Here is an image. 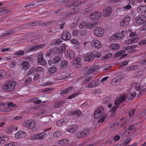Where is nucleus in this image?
<instances>
[{
  "label": "nucleus",
  "mask_w": 146,
  "mask_h": 146,
  "mask_svg": "<svg viewBox=\"0 0 146 146\" xmlns=\"http://www.w3.org/2000/svg\"><path fill=\"white\" fill-rule=\"evenodd\" d=\"M111 11L112 9L110 7H109L105 8L103 11L104 16L107 17L109 16L111 14Z\"/></svg>",
  "instance_id": "nucleus-16"
},
{
  "label": "nucleus",
  "mask_w": 146,
  "mask_h": 146,
  "mask_svg": "<svg viewBox=\"0 0 146 146\" xmlns=\"http://www.w3.org/2000/svg\"><path fill=\"white\" fill-rule=\"evenodd\" d=\"M131 40L132 43H136L139 40V38L136 37L131 38Z\"/></svg>",
  "instance_id": "nucleus-49"
},
{
  "label": "nucleus",
  "mask_w": 146,
  "mask_h": 146,
  "mask_svg": "<svg viewBox=\"0 0 146 146\" xmlns=\"http://www.w3.org/2000/svg\"><path fill=\"white\" fill-rule=\"evenodd\" d=\"M8 106L11 109L15 108L16 107V105L13 104L12 102H10L8 104Z\"/></svg>",
  "instance_id": "nucleus-46"
},
{
  "label": "nucleus",
  "mask_w": 146,
  "mask_h": 146,
  "mask_svg": "<svg viewBox=\"0 0 146 146\" xmlns=\"http://www.w3.org/2000/svg\"><path fill=\"white\" fill-rule=\"evenodd\" d=\"M44 46V45L43 44H41L38 45L34 46L32 47L31 49L32 51L37 50Z\"/></svg>",
  "instance_id": "nucleus-29"
},
{
  "label": "nucleus",
  "mask_w": 146,
  "mask_h": 146,
  "mask_svg": "<svg viewBox=\"0 0 146 146\" xmlns=\"http://www.w3.org/2000/svg\"><path fill=\"white\" fill-rule=\"evenodd\" d=\"M83 131L84 132V134H85V135L88 134L90 132L89 130L87 129H84Z\"/></svg>",
  "instance_id": "nucleus-61"
},
{
  "label": "nucleus",
  "mask_w": 146,
  "mask_h": 146,
  "mask_svg": "<svg viewBox=\"0 0 146 146\" xmlns=\"http://www.w3.org/2000/svg\"><path fill=\"white\" fill-rule=\"evenodd\" d=\"M30 139L31 140H35L36 139H40L41 140V138L40 133H36L31 136L30 137Z\"/></svg>",
  "instance_id": "nucleus-27"
},
{
  "label": "nucleus",
  "mask_w": 146,
  "mask_h": 146,
  "mask_svg": "<svg viewBox=\"0 0 146 146\" xmlns=\"http://www.w3.org/2000/svg\"><path fill=\"white\" fill-rule=\"evenodd\" d=\"M140 30L141 31H144L146 30V23L141 27Z\"/></svg>",
  "instance_id": "nucleus-63"
},
{
  "label": "nucleus",
  "mask_w": 146,
  "mask_h": 146,
  "mask_svg": "<svg viewBox=\"0 0 146 146\" xmlns=\"http://www.w3.org/2000/svg\"><path fill=\"white\" fill-rule=\"evenodd\" d=\"M18 145V143L16 142H13L6 145L4 146H17Z\"/></svg>",
  "instance_id": "nucleus-54"
},
{
  "label": "nucleus",
  "mask_w": 146,
  "mask_h": 146,
  "mask_svg": "<svg viewBox=\"0 0 146 146\" xmlns=\"http://www.w3.org/2000/svg\"><path fill=\"white\" fill-rule=\"evenodd\" d=\"M111 67V65L108 64L105 66L104 68L106 70H108L110 69Z\"/></svg>",
  "instance_id": "nucleus-64"
},
{
  "label": "nucleus",
  "mask_w": 146,
  "mask_h": 146,
  "mask_svg": "<svg viewBox=\"0 0 146 146\" xmlns=\"http://www.w3.org/2000/svg\"><path fill=\"white\" fill-rule=\"evenodd\" d=\"M44 54L42 53H40L37 56V62L42 65L46 64V62L43 58Z\"/></svg>",
  "instance_id": "nucleus-12"
},
{
  "label": "nucleus",
  "mask_w": 146,
  "mask_h": 146,
  "mask_svg": "<svg viewBox=\"0 0 146 146\" xmlns=\"http://www.w3.org/2000/svg\"><path fill=\"white\" fill-rule=\"evenodd\" d=\"M124 32V31L122 30L120 33L112 35L109 38V41L110 42H113L121 40L125 37V35Z\"/></svg>",
  "instance_id": "nucleus-2"
},
{
  "label": "nucleus",
  "mask_w": 146,
  "mask_h": 146,
  "mask_svg": "<svg viewBox=\"0 0 146 146\" xmlns=\"http://www.w3.org/2000/svg\"><path fill=\"white\" fill-rule=\"evenodd\" d=\"M66 46L67 45H66L65 44H63L61 46L60 50V52H62L64 51L65 49L66 48Z\"/></svg>",
  "instance_id": "nucleus-48"
},
{
  "label": "nucleus",
  "mask_w": 146,
  "mask_h": 146,
  "mask_svg": "<svg viewBox=\"0 0 146 146\" xmlns=\"http://www.w3.org/2000/svg\"><path fill=\"white\" fill-rule=\"evenodd\" d=\"M125 100V97L124 95H122L117 99L115 101V105H119Z\"/></svg>",
  "instance_id": "nucleus-20"
},
{
  "label": "nucleus",
  "mask_w": 146,
  "mask_h": 146,
  "mask_svg": "<svg viewBox=\"0 0 146 146\" xmlns=\"http://www.w3.org/2000/svg\"><path fill=\"white\" fill-rule=\"evenodd\" d=\"M99 66L98 65H94L93 67L89 68L88 71V74H90L94 72L97 70Z\"/></svg>",
  "instance_id": "nucleus-25"
},
{
  "label": "nucleus",
  "mask_w": 146,
  "mask_h": 146,
  "mask_svg": "<svg viewBox=\"0 0 146 146\" xmlns=\"http://www.w3.org/2000/svg\"><path fill=\"white\" fill-rule=\"evenodd\" d=\"M68 140L63 139L59 142V144L62 146H64L68 144Z\"/></svg>",
  "instance_id": "nucleus-33"
},
{
  "label": "nucleus",
  "mask_w": 146,
  "mask_h": 146,
  "mask_svg": "<svg viewBox=\"0 0 146 146\" xmlns=\"http://www.w3.org/2000/svg\"><path fill=\"white\" fill-rule=\"evenodd\" d=\"M78 128V126L73 125L70 126V127L66 130V131L71 133H73L77 130Z\"/></svg>",
  "instance_id": "nucleus-23"
},
{
  "label": "nucleus",
  "mask_w": 146,
  "mask_h": 146,
  "mask_svg": "<svg viewBox=\"0 0 146 146\" xmlns=\"http://www.w3.org/2000/svg\"><path fill=\"white\" fill-rule=\"evenodd\" d=\"M29 63L28 62L24 61L22 62V65L23 68L25 69H27L29 68Z\"/></svg>",
  "instance_id": "nucleus-36"
},
{
  "label": "nucleus",
  "mask_w": 146,
  "mask_h": 146,
  "mask_svg": "<svg viewBox=\"0 0 146 146\" xmlns=\"http://www.w3.org/2000/svg\"><path fill=\"white\" fill-rule=\"evenodd\" d=\"M74 63L75 64V67L76 68H78L80 67L82 64V62L81 58H77L74 61Z\"/></svg>",
  "instance_id": "nucleus-22"
},
{
  "label": "nucleus",
  "mask_w": 146,
  "mask_h": 146,
  "mask_svg": "<svg viewBox=\"0 0 146 146\" xmlns=\"http://www.w3.org/2000/svg\"><path fill=\"white\" fill-rule=\"evenodd\" d=\"M66 121L64 119H62L57 121L56 122V124L58 126H62L65 123Z\"/></svg>",
  "instance_id": "nucleus-37"
},
{
  "label": "nucleus",
  "mask_w": 146,
  "mask_h": 146,
  "mask_svg": "<svg viewBox=\"0 0 146 146\" xmlns=\"http://www.w3.org/2000/svg\"><path fill=\"white\" fill-rule=\"evenodd\" d=\"M72 114L73 115H76L78 117L80 116L82 114L81 111L80 110L73 111L71 112Z\"/></svg>",
  "instance_id": "nucleus-39"
},
{
  "label": "nucleus",
  "mask_w": 146,
  "mask_h": 146,
  "mask_svg": "<svg viewBox=\"0 0 146 146\" xmlns=\"http://www.w3.org/2000/svg\"><path fill=\"white\" fill-rule=\"evenodd\" d=\"M86 86L87 88H92L95 87L94 81H92L91 83L87 84Z\"/></svg>",
  "instance_id": "nucleus-45"
},
{
  "label": "nucleus",
  "mask_w": 146,
  "mask_h": 146,
  "mask_svg": "<svg viewBox=\"0 0 146 146\" xmlns=\"http://www.w3.org/2000/svg\"><path fill=\"white\" fill-rule=\"evenodd\" d=\"M53 61L54 63H56L60 61V58L58 56L54 58Z\"/></svg>",
  "instance_id": "nucleus-60"
},
{
  "label": "nucleus",
  "mask_w": 146,
  "mask_h": 146,
  "mask_svg": "<svg viewBox=\"0 0 146 146\" xmlns=\"http://www.w3.org/2000/svg\"><path fill=\"white\" fill-rule=\"evenodd\" d=\"M68 64V62L67 61H62L61 63V66L64 68H66L67 67Z\"/></svg>",
  "instance_id": "nucleus-44"
},
{
  "label": "nucleus",
  "mask_w": 146,
  "mask_h": 146,
  "mask_svg": "<svg viewBox=\"0 0 146 146\" xmlns=\"http://www.w3.org/2000/svg\"><path fill=\"white\" fill-rule=\"evenodd\" d=\"M131 87H132L127 92V96L126 97L129 100H132L134 97L136 96V90L135 88L132 86V84L131 85Z\"/></svg>",
  "instance_id": "nucleus-6"
},
{
  "label": "nucleus",
  "mask_w": 146,
  "mask_h": 146,
  "mask_svg": "<svg viewBox=\"0 0 146 146\" xmlns=\"http://www.w3.org/2000/svg\"><path fill=\"white\" fill-rule=\"evenodd\" d=\"M56 70V67L55 66H53L49 68L48 72L49 73L52 74L55 73Z\"/></svg>",
  "instance_id": "nucleus-38"
},
{
  "label": "nucleus",
  "mask_w": 146,
  "mask_h": 146,
  "mask_svg": "<svg viewBox=\"0 0 146 146\" xmlns=\"http://www.w3.org/2000/svg\"><path fill=\"white\" fill-rule=\"evenodd\" d=\"M70 42L71 43L74 44V46L76 49H78L81 47V44L77 40L73 39L70 40Z\"/></svg>",
  "instance_id": "nucleus-17"
},
{
  "label": "nucleus",
  "mask_w": 146,
  "mask_h": 146,
  "mask_svg": "<svg viewBox=\"0 0 146 146\" xmlns=\"http://www.w3.org/2000/svg\"><path fill=\"white\" fill-rule=\"evenodd\" d=\"M137 12L139 13H146V5H142L137 9Z\"/></svg>",
  "instance_id": "nucleus-21"
},
{
  "label": "nucleus",
  "mask_w": 146,
  "mask_h": 146,
  "mask_svg": "<svg viewBox=\"0 0 146 146\" xmlns=\"http://www.w3.org/2000/svg\"><path fill=\"white\" fill-rule=\"evenodd\" d=\"M80 94L79 92H78L75 93L74 94H72L70 96L68 97L67 98L68 99H72L76 97L78 95Z\"/></svg>",
  "instance_id": "nucleus-42"
},
{
  "label": "nucleus",
  "mask_w": 146,
  "mask_h": 146,
  "mask_svg": "<svg viewBox=\"0 0 146 146\" xmlns=\"http://www.w3.org/2000/svg\"><path fill=\"white\" fill-rule=\"evenodd\" d=\"M6 75L5 71L4 70H0V79L3 78Z\"/></svg>",
  "instance_id": "nucleus-40"
},
{
  "label": "nucleus",
  "mask_w": 146,
  "mask_h": 146,
  "mask_svg": "<svg viewBox=\"0 0 146 146\" xmlns=\"http://www.w3.org/2000/svg\"><path fill=\"white\" fill-rule=\"evenodd\" d=\"M112 55L111 53H108L102 57L101 58V59L103 60H106L108 59L111 58L112 56Z\"/></svg>",
  "instance_id": "nucleus-35"
},
{
  "label": "nucleus",
  "mask_w": 146,
  "mask_h": 146,
  "mask_svg": "<svg viewBox=\"0 0 146 146\" xmlns=\"http://www.w3.org/2000/svg\"><path fill=\"white\" fill-rule=\"evenodd\" d=\"M118 76L121 83L125 82L127 80V77L124 75H121Z\"/></svg>",
  "instance_id": "nucleus-32"
},
{
  "label": "nucleus",
  "mask_w": 146,
  "mask_h": 146,
  "mask_svg": "<svg viewBox=\"0 0 146 146\" xmlns=\"http://www.w3.org/2000/svg\"><path fill=\"white\" fill-rule=\"evenodd\" d=\"M135 112V110L134 109H131L129 111V116L130 117L133 116Z\"/></svg>",
  "instance_id": "nucleus-53"
},
{
  "label": "nucleus",
  "mask_w": 146,
  "mask_h": 146,
  "mask_svg": "<svg viewBox=\"0 0 146 146\" xmlns=\"http://www.w3.org/2000/svg\"><path fill=\"white\" fill-rule=\"evenodd\" d=\"M126 53V51L121 50L118 51L117 53H116L114 55L115 57L117 58L121 56V58H122L126 56L127 54Z\"/></svg>",
  "instance_id": "nucleus-14"
},
{
  "label": "nucleus",
  "mask_w": 146,
  "mask_h": 146,
  "mask_svg": "<svg viewBox=\"0 0 146 146\" xmlns=\"http://www.w3.org/2000/svg\"><path fill=\"white\" fill-rule=\"evenodd\" d=\"M52 52L54 53H58L59 52H60V50L57 48H54L52 50Z\"/></svg>",
  "instance_id": "nucleus-57"
},
{
  "label": "nucleus",
  "mask_w": 146,
  "mask_h": 146,
  "mask_svg": "<svg viewBox=\"0 0 146 146\" xmlns=\"http://www.w3.org/2000/svg\"><path fill=\"white\" fill-rule=\"evenodd\" d=\"M134 128H135V126L134 125H132V126H130V127H129V128L127 130V133L126 132H125L124 133L125 135H127V134H129V130H131L134 129Z\"/></svg>",
  "instance_id": "nucleus-50"
},
{
  "label": "nucleus",
  "mask_w": 146,
  "mask_h": 146,
  "mask_svg": "<svg viewBox=\"0 0 146 146\" xmlns=\"http://www.w3.org/2000/svg\"><path fill=\"white\" fill-rule=\"evenodd\" d=\"M67 55L68 56L70 59L74 58L75 57L74 52L70 50H68Z\"/></svg>",
  "instance_id": "nucleus-30"
},
{
  "label": "nucleus",
  "mask_w": 146,
  "mask_h": 146,
  "mask_svg": "<svg viewBox=\"0 0 146 146\" xmlns=\"http://www.w3.org/2000/svg\"><path fill=\"white\" fill-rule=\"evenodd\" d=\"M71 37V35L67 31L64 32L61 36V38L64 40H67L70 39Z\"/></svg>",
  "instance_id": "nucleus-19"
},
{
  "label": "nucleus",
  "mask_w": 146,
  "mask_h": 146,
  "mask_svg": "<svg viewBox=\"0 0 146 146\" xmlns=\"http://www.w3.org/2000/svg\"><path fill=\"white\" fill-rule=\"evenodd\" d=\"M86 22L83 21L80 24L79 27L80 29H83L84 27H86Z\"/></svg>",
  "instance_id": "nucleus-43"
},
{
  "label": "nucleus",
  "mask_w": 146,
  "mask_h": 146,
  "mask_svg": "<svg viewBox=\"0 0 146 146\" xmlns=\"http://www.w3.org/2000/svg\"><path fill=\"white\" fill-rule=\"evenodd\" d=\"M104 108L102 107L98 108L94 111V117L96 119H98L103 115L104 112Z\"/></svg>",
  "instance_id": "nucleus-5"
},
{
  "label": "nucleus",
  "mask_w": 146,
  "mask_h": 146,
  "mask_svg": "<svg viewBox=\"0 0 146 146\" xmlns=\"http://www.w3.org/2000/svg\"><path fill=\"white\" fill-rule=\"evenodd\" d=\"M41 138V140H43V139L46 135V133L45 132H43L39 133Z\"/></svg>",
  "instance_id": "nucleus-52"
},
{
  "label": "nucleus",
  "mask_w": 146,
  "mask_h": 146,
  "mask_svg": "<svg viewBox=\"0 0 146 146\" xmlns=\"http://www.w3.org/2000/svg\"><path fill=\"white\" fill-rule=\"evenodd\" d=\"M62 132L58 131L55 132L53 134V137L55 138H58L60 137L62 135Z\"/></svg>",
  "instance_id": "nucleus-31"
},
{
  "label": "nucleus",
  "mask_w": 146,
  "mask_h": 146,
  "mask_svg": "<svg viewBox=\"0 0 146 146\" xmlns=\"http://www.w3.org/2000/svg\"><path fill=\"white\" fill-rule=\"evenodd\" d=\"M132 85L135 88L136 90H137L140 91L138 94V96L146 94V88H144L143 89H141L139 83H133L132 84Z\"/></svg>",
  "instance_id": "nucleus-4"
},
{
  "label": "nucleus",
  "mask_w": 146,
  "mask_h": 146,
  "mask_svg": "<svg viewBox=\"0 0 146 146\" xmlns=\"http://www.w3.org/2000/svg\"><path fill=\"white\" fill-rule=\"evenodd\" d=\"M91 44L95 48H99L102 47L100 41L97 40H94L91 42Z\"/></svg>",
  "instance_id": "nucleus-15"
},
{
  "label": "nucleus",
  "mask_w": 146,
  "mask_h": 146,
  "mask_svg": "<svg viewBox=\"0 0 146 146\" xmlns=\"http://www.w3.org/2000/svg\"><path fill=\"white\" fill-rule=\"evenodd\" d=\"M84 134V132L83 131H81L78 133L76 135V136L78 138H81L85 136Z\"/></svg>",
  "instance_id": "nucleus-41"
},
{
  "label": "nucleus",
  "mask_w": 146,
  "mask_h": 146,
  "mask_svg": "<svg viewBox=\"0 0 146 146\" xmlns=\"http://www.w3.org/2000/svg\"><path fill=\"white\" fill-rule=\"evenodd\" d=\"M102 17L101 13L98 12H95L90 14L89 18L92 20H97L99 19Z\"/></svg>",
  "instance_id": "nucleus-9"
},
{
  "label": "nucleus",
  "mask_w": 146,
  "mask_h": 146,
  "mask_svg": "<svg viewBox=\"0 0 146 146\" xmlns=\"http://www.w3.org/2000/svg\"><path fill=\"white\" fill-rule=\"evenodd\" d=\"M83 57L85 61L89 62L94 59V56L92 53H88L84 55Z\"/></svg>",
  "instance_id": "nucleus-13"
},
{
  "label": "nucleus",
  "mask_w": 146,
  "mask_h": 146,
  "mask_svg": "<svg viewBox=\"0 0 146 146\" xmlns=\"http://www.w3.org/2000/svg\"><path fill=\"white\" fill-rule=\"evenodd\" d=\"M36 124L35 122L33 120H28L25 121L23 123V125L27 127L29 129H32L35 127Z\"/></svg>",
  "instance_id": "nucleus-8"
},
{
  "label": "nucleus",
  "mask_w": 146,
  "mask_h": 146,
  "mask_svg": "<svg viewBox=\"0 0 146 146\" xmlns=\"http://www.w3.org/2000/svg\"><path fill=\"white\" fill-rule=\"evenodd\" d=\"M9 139V138L8 136L0 135V145H2L5 144L8 141Z\"/></svg>",
  "instance_id": "nucleus-18"
},
{
  "label": "nucleus",
  "mask_w": 146,
  "mask_h": 146,
  "mask_svg": "<svg viewBox=\"0 0 146 146\" xmlns=\"http://www.w3.org/2000/svg\"><path fill=\"white\" fill-rule=\"evenodd\" d=\"M73 87H70L62 91L61 92V94L64 96V94H66L71 92L73 90Z\"/></svg>",
  "instance_id": "nucleus-28"
},
{
  "label": "nucleus",
  "mask_w": 146,
  "mask_h": 146,
  "mask_svg": "<svg viewBox=\"0 0 146 146\" xmlns=\"http://www.w3.org/2000/svg\"><path fill=\"white\" fill-rule=\"evenodd\" d=\"M119 79L118 76L115 77L111 81V84L113 85H119L120 83Z\"/></svg>",
  "instance_id": "nucleus-24"
},
{
  "label": "nucleus",
  "mask_w": 146,
  "mask_h": 146,
  "mask_svg": "<svg viewBox=\"0 0 146 146\" xmlns=\"http://www.w3.org/2000/svg\"><path fill=\"white\" fill-rule=\"evenodd\" d=\"M16 82L13 81L7 80L5 82L2 86V88L5 91L11 92L15 88Z\"/></svg>",
  "instance_id": "nucleus-1"
},
{
  "label": "nucleus",
  "mask_w": 146,
  "mask_h": 146,
  "mask_svg": "<svg viewBox=\"0 0 146 146\" xmlns=\"http://www.w3.org/2000/svg\"><path fill=\"white\" fill-rule=\"evenodd\" d=\"M53 83L52 82H47L45 83H43L42 84V85L43 86H46L51 85H52Z\"/></svg>",
  "instance_id": "nucleus-55"
},
{
  "label": "nucleus",
  "mask_w": 146,
  "mask_h": 146,
  "mask_svg": "<svg viewBox=\"0 0 146 146\" xmlns=\"http://www.w3.org/2000/svg\"><path fill=\"white\" fill-rule=\"evenodd\" d=\"M14 127L13 126H10L7 128L5 131L8 133H11L12 132L14 131Z\"/></svg>",
  "instance_id": "nucleus-34"
},
{
  "label": "nucleus",
  "mask_w": 146,
  "mask_h": 146,
  "mask_svg": "<svg viewBox=\"0 0 146 146\" xmlns=\"http://www.w3.org/2000/svg\"><path fill=\"white\" fill-rule=\"evenodd\" d=\"M35 71L37 72H42L43 70V68L41 66L36 67L35 69Z\"/></svg>",
  "instance_id": "nucleus-47"
},
{
  "label": "nucleus",
  "mask_w": 146,
  "mask_h": 146,
  "mask_svg": "<svg viewBox=\"0 0 146 146\" xmlns=\"http://www.w3.org/2000/svg\"><path fill=\"white\" fill-rule=\"evenodd\" d=\"M31 81L32 79L30 78H28L26 80L25 83L27 84H29L31 82Z\"/></svg>",
  "instance_id": "nucleus-59"
},
{
  "label": "nucleus",
  "mask_w": 146,
  "mask_h": 146,
  "mask_svg": "<svg viewBox=\"0 0 146 146\" xmlns=\"http://www.w3.org/2000/svg\"><path fill=\"white\" fill-rule=\"evenodd\" d=\"M131 21V18L129 15H126L121 21L120 25L122 27L127 26L129 25Z\"/></svg>",
  "instance_id": "nucleus-7"
},
{
  "label": "nucleus",
  "mask_w": 146,
  "mask_h": 146,
  "mask_svg": "<svg viewBox=\"0 0 146 146\" xmlns=\"http://www.w3.org/2000/svg\"><path fill=\"white\" fill-rule=\"evenodd\" d=\"M146 21V17L144 15L139 16L137 18L136 23L137 25H141Z\"/></svg>",
  "instance_id": "nucleus-10"
},
{
  "label": "nucleus",
  "mask_w": 146,
  "mask_h": 146,
  "mask_svg": "<svg viewBox=\"0 0 146 146\" xmlns=\"http://www.w3.org/2000/svg\"><path fill=\"white\" fill-rule=\"evenodd\" d=\"M130 142V141L128 139H125L122 143V145H126L129 143Z\"/></svg>",
  "instance_id": "nucleus-56"
},
{
  "label": "nucleus",
  "mask_w": 146,
  "mask_h": 146,
  "mask_svg": "<svg viewBox=\"0 0 146 146\" xmlns=\"http://www.w3.org/2000/svg\"><path fill=\"white\" fill-rule=\"evenodd\" d=\"M109 47L111 49L116 50L119 49L120 48V46L119 44L114 43L110 45Z\"/></svg>",
  "instance_id": "nucleus-26"
},
{
  "label": "nucleus",
  "mask_w": 146,
  "mask_h": 146,
  "mask_svg": "<svg viewBox=\"0 0 146 146\" xmlns=\"http://www.w3.org/2000/svg\"><path fill=\"white\" fill-rule=\"evenodd\" d=\"M105 30L104 28L100 27H96L93 30L94 35L98 37H101L104 34Z\"/></svg>",
  "instance_id": "nucleus-3"
},
{
  "label": "nucleus",
  "mask_w": 146,
  "mask_h": 146,
  "mask_svg": "<svg viewBox=\"0 0 146 146\" xmlns=\"http://www.w3.org/2000/svg\"><path fill=\"white\" fill-rule=\"evenodd\" d=\"M27 135L26 133L22 131H19L15 134L16 139H21L25 137Z\"/></svg>",
  "instance_id": "nucleus-11"
},
{
  "label": "nucleus",
  "mask_w": 146,
  "mask_h": 146,
  "mask_svg": "<svg viewBox=\"0 0 146 146\" xmlns=\"http://www.w3.org/2000/svg\"><path fill=\"white\" fill-rule=\"evenodd\" d=\"M131 7V5L130 4H128L123 6V9L125 10H126L130 9Z\"/></svg>",
  "instance_id": "nucleus-51"
},
{
  "label": "nucleus",
  "mask_w": 146,
  "mask_h": 146,
  "mask_svg": "<svg viewBox=\"0 0 146 146\" xmlns=\"http://www.w3.org/2000/svg\"><path fill=\"white\" fill-rule=\"evenodd\" d=\"M24 54V52L23 50H20L17 52L16 54L18 55H23Z\"/></svg>",
  "instance_id": "nucleus-58"
},
{
  "label": "nucleus",
  "mask_w": 146,
  "mask_h": 146,
  "mask_svg": "<svg viewBox=\"0 0 146 146\" xmlns=\"http://www.w3.org/2000/svg\"><path fill=\"white\" fill-rule=\"evenodd\" d=\"M33 100H34V103L36 104H40L41 102V100H35V98H33Z\"/></svg>",
  "instance_id": "nucleus-62"
}]
</instances>
